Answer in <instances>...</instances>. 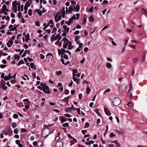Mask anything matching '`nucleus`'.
Wrapping results in <instances>:
<instances>
[{"mask_svg":"<svg viewBox=\"0 0 147 147\" xmlns=\"http://www.w3.org/2000/svg\"><path fill=\"white\" fill-rule=\"evenodd\" d=\"M55 21L56 22H58L59 20L61 19L60 12H57L55 16Z\"/></svg>","mask_w":147,"mask_h":147,"instance_id":"obj_1","label":"nucleus"},{"mask_svg":"<svg viewBox=\"0 0 147 147\" xmlns=\"http://www.w3.org/2000/svg\"><path fill=\"white\" fill-rule=\"evenodd\" d=\"M121 102L120 99L117 97L115 98L113 101V104L115 106L119 105L120 104Z\"/></svg>","mask_w":147,"mask_h":147,"instance_id":"obj_2","label":"nucleus"},{"mask_svg":"<svg viewBox=\"0 0 147 147\" xmlns=\"http://www.w3.org/2000/svg\"><path fill=\"white\" fill-rule=\"evenodd\" d=\"M5 85L6 82L3 80H1L0 82V86L1 87V88L4 90H6L7 88V87L5 86Z\"/></svg>","mask_w":147,"mask_h":147,"instance_id":"obj_3","label":"nucleus"},{"mask_svg":"<svg viewBox=\"0 0 147 147\" xmlns=\"http://www.w3.org/2000/svg\"><path fill=\"white\" fill-rule=\"evenodd\" d=\"M50 132V131L49 130H44L42 133V135L44 137H47L51 134Z\"/></svg>","mask_w":147,"mask_h":147,"instance_id":"obj_4","label":"nucleus"},{"mask_svg":"<svg viewBox=\"0 0 147 147\" xmlns=\"http://www.w3.org/2000/svg\"><path fill=\"white\" fill-rule=\"evenodd\" d=\"M127 88V86L125 84H122L119 87L120 90L121 92H123L125 91Z\"/></svg>","mask_w":147,"mask_h":147,"instance_id":"obj_5","label":"nucleus"},{"mask_svg":"<svg viewBox=\"0 0 147 147\" xmlns=\"http://www.w3.org/2000/svg\"><path fill=\"white\" fill-rule=\"evenodd\" d=\"M49 88L48 86H45L42 89L43 92L49 94L51 93V92L49 91Z\"/></svg>","mask_w":147,"mask_h":147,"instance_id":"obj_6","label":"nucleus"},{"mask_svg":"<svg viewBox=\"0 0 147 147\" xmlns=\"http://www.w3.org/2000/svg\"><path fill=\"white\" fill-rule=\"evenodd\" d=\"M59 12H60V14L61 13L62 16L64 18L65 14V7H63L62 9Z\"/></svg>","mask_w":147,"mask_h":147,"instance_id":"obj_7","label":"nucleus"},{"mask_svg":"<svg viewBox=\"0 0 147 147\" xmlns=\"http://www.w3.org/2000/svg\"><path fill=\"white\" fill-rule=\"evenodd\" d=\"M68 43V49L69 50H71L74 47V46L72 45V43L70 41H69V40H67Z\"/></svg>","mask_w":147,"mask_h":147,"instance_id":"obj_8","label":"nucleus"},{"mask_svg":"<svg viewBox=\"0 0 147 147\" xmlns=\"http://www.w3.org/2000/svg\"><path fill=\"white\" fill-rule=\"evenodd\" d=\"M83 44L82 43H80L79 45V47L76 50V52H79L82 49Z\"/></svg>","mask_w":147,"mask_h":147,"instance_id":"obj_9","label":"nucleus"},{"mask_svg":"<svg viewBox=\"0 0 147 147\" xmlns=\"http://www.w3.org/2000/svg\"><path fill=\"white\" fill-rule=\"evenodd\" d=\"M104 111L105 114L108 116H109L111 115V113L108 110L107 108H105L104 109Z\"/></svg>","mask_w":147,"mask_h":147,"instance_id":"obj_10","label":"nucleus"},{"mask_svg":"<svg viewBox=\"0 0 147 147\" xmlns=\"http://www.w3.org/2000/svg\"><path fill=\"white\" fill-rule=\"evenodd\" d=\"M56 146L57 147H63V144L61 142H58L56 143Z\"/></svg>","mask_w":147,"mask_h":147,"instance_id":"obj_11","label":"nucleus"},{"mask_svg":"<svg viewBox=\"0 0 147 147\" xmlns=\"http://www.w3.org/2000/svg\"><path fill=\"white\" fill-rule=\"evenodd\" d=\"M79 5L78 4H77L76 6L74 7V10L76 12H78L80 10Z\"/></svg>","mask_w":147,"mask_h":147,"instance_id":"obj_12","label":"nucleus"},{"mask_svg":"<svg viewBox=\"0 0 147 147\" xmlns=\"http://www.w3.org/2000/svg\"><path fill=\"white\" fill-rule=\"evenodd\" d=\"M60 61L61 62H62V63L65 65H68V64H69V61H67L66 62H65V61L64 59L62 58L61 59Z\"/></svg>","mask_w":147,"mask_h":147,"instance_id":"obj_13","label":"nucleus"},{"mask_svg":"<svg viewBox=\"0 0 147 147\" xmlns=\"http://www.w3.org/2000/svg\"><path fill=\"white\" fill-rule=\"evenodd\" d=\"M73 6V5H70L68 9V13H71V12L74 10Z\"/></svg>","mask_w":147,"mask_h":147,"instance_id":"obj_14","label":"nucleus"},{"mask_svg":"<svg viewBox=\"0 0 147 147\" xmlns=\"http://www.w3.org/2000/svg\"><path fill=\"white\" fill-rule=\"evenodd\" d=\"M61 38V37L60 35V34H59L58 35H57L55 36V40L57 39L58 40H60Z\"/></svg>","mask_w":147,"mask_h":147,"instance_id":"obj_15","label":"nucleus"},{"mask_svg":"<svg viewBox=\"0 0 147 147\" xmlns=\"http://www.w3.org/2000/svg\"><path fill=\"white\" fill-rule=\"evenodd\" d=\"M67 118H65L63 116L61 117L60 120L61 123H63L64 122L67 121Z\"/></svg>","mask_w":147,"mask_h":147,"instance_id":"obj_16","label":"nucleus"},{"mask_svg":"<svg viewBox=\"0 0 147 147\" xmlns=\"http://www.w3.org/2000/svg\"><path fill=\"white\" fill-rule=\"evenodd\" d=\"M146 54L145 53H144L142 57V63H144L146 59Z\"/></svg>","mask_w":147,"mask_h":147,"instance_id":"obj_17","label":"nucleus"},{"mask_svg":"<svg viewBox=\"0 0 147 147\" xmlns=\"http://www.w3.org/2000/svg\"><path fill=\"white\" fill-rule=\"evenodd\" d=\"M76 16L77 17L76 19L78 20L79 18V17L80 16V14L79 13H76L75 15H74L72 18H73V19L75 20L76 19Z\"/></svg>","mask_w":147,"mask_h":147,"instance_id":"obj_18","label":"nucleus"},{"mask_svg":"<svg viewBox=\"0 0 147 147\" xmlns=\"http://www.w3.org/2000/svg\"><path fill=\"white\" fill-rule=\"evenodd\" d=\"M111 142H113V143H115L117 147H120V144L118 143V142L117 141V140H115L114 141H112Z\"/></svg>","mask_w":147,"mask_h":147,"instance_id":"obj_19","label":"nucleus"},{"mask_svg":"<svg viewBox=\"0 0 147 147\" xmlns=\"http://www.w3.org/2000/svg\"><path fill=\"white\" fill-rule=\"evenodd\" d=\"M73 80L74 81L76 82L77 84H78L80 82V80L79 79L77 78L76 77H74Z\"/></svg>","mask_w":147,"mask_h":147,"instance_id":"obj_20","label":"nucleus"},{"mask_svg":"<svg viewBox=\"0 0 147 147\" xmlns=\"http://www.w3.org/2000/svg\"><path fill=\"white\" fill-rule=\"evenodd\" d=\"M74 108V105H72L71 107L65 108V110L66 112H68L70 111V110H72Z\"/></svg>","mask_w":147,"mask_h":147,"instance_id":"obj_21","label":"nucleus"},{"mask_svg":"<svg viewBox=\"0 0 147 147\" xmlns=\"http://www.w3.org/2000/svg\"><path fill=\"white\" fill-rule=\"evenodd\" d=\"M70 96L71 95H70L67 97L65 98L62 100L63 101L65 102H68Z\"/></svg>","mask_w":147,"mask_h":147,"instance_id":"obj_22","label":"nucleus"},{"mask_svg":"<svg viewBox=\"0 0 147 147\" xmlns=\"http://www.w3.org/2000/svg\"><path fill=\"white\" fill-rule=\"evenodd\" d=\"M6 7H7V6L5 5V4L3 5V6L2 10H5L7 12H8L9 11V10L7 9L6 8Z\"/></svg>","mask_w":147,"mask_h":147,"instance_id":"obj_23","label":"nucleus"},{"mask_svg":"<svg viewBox=\"0 0 147 147\" xmlns=\"http://www.w3.org/2000/svg\"><path fill=\"white\" fill-rule=\"evenodd\" d=\"M112 65L109 62L107 63L106 66L107 68L109 69L111 68L112 67Z\"/></svg>","mask_w":147,"mask_h":147,"instance_id":"obj_24","label":"nucleus"},{"mask_svg":"<svg viewBox=\"0 0 147 147\" xmlns=\"http://www.w3.org/2000/svg\"><path fill=\"white\" fill-rule=\"evenodd\" d=\"M32 4V1L30 0H28V1L26 3V5L28 7H30L31 4Z\"/></svg>","mask_w":147,"mask_h":147,"instance_id":"obj_25","label":"nucleus"},{"mask_svg":"<svg viewBox=\"0 0 147 147\" xmlns=\"http://www.w3.org/2000/svg\"><path fill=\"white\" fill-rule=\"evenodd\" d=\"M68 41H67L66 42L63 43V48L64 49H66L67 48V47L68 46Z\"/></svg>","mask_w":147,"mask_h":147,"instance_id":"obj_26","label":"nucleus"},{"mask_svg":"<svg viewBox=\"0 0 147 147\" xmlns=\"http://www.w3.org/2000/svg\"><path fill=\"white\" fill-rule=\"evenodd\" d=\"M64 29L65 30H66V32H69V28H67V26L64 25L63 26Z\"/></svg>","mask_w":147,"mask_h":147,"instance_id":"obj_27","label":"nucleus"},{"mask_svg":"<svg viewBox=\"0 0 147 147\" xmlns=\"http://www.w3.org/2000/svg\"><path fill=\"white\" fill-rule=\"evenodd\" d=\"M116 133L119 134H121L123 135L124 134V131L122 130L119 131L118 130H117L116 131Z\"/></svg>","mask_w":147,"mask_h":147,"instance_id":"obj_28","label":"nucleus"},{"mask_svg":"<svg viewBox=\"0 0 147 147\" xmlns=\"http://www.w3.org/2000/svg\"><path fill=\"white\" fill-rule=\"evenodd\" d=\"M141 12L142 13L145 14L147 16V11L145 9L142 8Z\"/></svg>","mask_w":147,"mask_h":147,"instance_id":"obj_29","label":"nucleus"},{"mask_svg":"<svg viewBox=\"0 0 147 147\" xmlns=\"http://www.w3.org/2000/svg\"><path fill=\"white\" fill-rule=\"evenodd\" d=\"M30 66L32 69L33 68L34 70H35L36 69V67L34 66V64L33 63H30Z\"/></svg>","mask_w":147,"mask_h":147,"instance_id":"obj_30","label":"nucleus"},{"mask_svg":"<svg viewBox=\"0 0 147 147\" xmlns=\"http://www.w3.org/2000/svg\"><path fill=\"white\" fill-rule=\"evenodd\" d=\"M17 1H15L12 2V7L16 6L18 5V3H17Z\"/></svg>","mask_w":147,"mask_h":147,"instance_id":"obj_31","label":"nucleus"},{"mask_svg":"<svg viewBox=\"0 0 147 147\" xmlns=\"http://www.w3.org/2000/svg\"><path fill=\"white\" fill-rule=\"evenodd\" d=\"M94 19L92 16H90L89 18V20L90 22H92L94 21Z\"/></svg>","mask_w":147,"mask_h":147,"instance_id":"obj_32","label":"nucleus"},{"mask_svg":"<svg viewBox=\"0 0 147 147\" xmlns=\"http://www.w3.org/2000/svg\"><path fill=\"white\" fill-rule=\"evenodd\" d=\"M14 57V60H16V59H17V61H18L20 59V56L16 54L15 55Z\"/></svg>","mask_w":147,"mask_h":147,"instance_id":"obj_33","label":"nucleus"},{"mask_svg":"<svg viewBox=\"0 0 147 147\" xmlns=\"http://www.w3.org/2000/svg\"><path fill=\"white\" fill-rule=\"evenodd\" d=\"M11 78V77H10L9 76H6L4 77V79L6 81L10 80Z\"/></svg>","mask_w":147,"mask_h":147,"instance_id":"obj_34","label":"nucleus"},{"mask_svg":"<svg viewBox=\"0 0 147 147\" xmlns=\"http://www.w3.org/2000/svg\"><path fill=\"white\" fill-rule=\"evenodd\" d=\"M132 90H133V88H132V84L131 83V82L130 83V84L129 85V89L128 90V92H129L131 90L132 91Z\"/></svg>","mask_w":147,"mask_h":147,"instance_id":"obj_35","label":"nucleus"},{"mask_svg":"<svg viewBox=\"0 0 147 147\" xmlns=\"http://www.w3.org/2000/svg\"><path fill=\"white\" fill-rule=\"evenodd\" d=\"M11 126L13 128H15L17 126V123L15 122H13L11 124Z\"/></svg>","mask_w":147,"mask_h":147,"instance_id":"obj_36","label":"nucleus"},{"mask_svg":"<svg viewBox=\"0 0 147 147\" xmlns=\"http://www.w3.org/2000/svg\"><path fill=\"white\" fill-rule=\"evenodd\" d=\"M24 63V62L22 60H20V61L18 63V66H20L21 64H23Z\"/></svg>","mask_w":147,"mask_h":147,"instance_id":"obj_37","label":"nucleus"},{"mask_svg":"<svg viewBox=\"0 0 147 147\" xmlns=\"http://www.w3.org/2000/svg\"><path fill=\"white\" fill-rule=\"evenodd\" d=\"M8 135L9 136H11L12 135V131L11 129H9L8 131Z\"/></svg>","mask_w":147,"mask_h":147,"instance_id":"obj_38","label":"nucleus"},{"mask_svg":"<svg viewBox=\"0 0 147 147\" xmlns=\"http://www.w3.org/2000/svg\"><path fill=\"white\" fill-rule=\"evenodd\" d=\"M20 130L19 129L17 128H16L14 130L13 132L14 133L16 134H18V131H19Z\"/></svg>","mask_w":147,"mask_h":147,"instance_id":"obj_39","label":"nucleus"},{"mask_svg":"<svg viewBox=\"0 0 147 147\" xmlns=\"http://www.w3.org/2000/svg\"><path fill=\"white\" fill-rule=\"evenodd\" d=\"M108 2V1L107 0H104L102 2V3H101V4L102 5H105Z\"/></svg>","mask_w":147,"mask_h":147,"instance_id":"obj_40","label":"nucleus"},{"mask_svg":"<svg viewBox=\"0 0 147 147\" xmlns=\"http://www.w3.org/2000/svg\"><path fill=\"white\" fill-rule=\"evenodd\" d=\"M13 8H12V9L13 10L14 12H16L17 11V6L15 7H12Z\"/></svg>","mask_w":147,"mask_h":147,"instance_id":"obj_41","label":"nucleus"},{"mask_svg":"<svg viewBox=\"0 0 147 147\" xmlns=\"http://www.w3.org/2000/svg\"><path fill=\"white\" fill-rule=\"evenodd\" d=\"M62 73V71H56V74L57 76H59Z\"/></svg>","mask_w":147,"mask_h":147,"instance_id":"obj_42","label":"nucleus"},{"mask_svg":"<svg viewBox=\"0 0 147 147\" xmlns=\"http://www.w3.org/2000/svg\"><path fill=\"white\" fill-rule=\"evenodd\" d=\"M94 111L99 116H100V114L99 112V110L98 109H94Z\"/></svg>","mask_w":147,"mask_h":147,"instance_id":"obj_43","label":"nucleus"},{"mask_svg":"<svg viewBox=\"0 0 147 147\" xmlns=\"http://www.w3.org/2000/svg\"><path fill=\"white\" fill-rule=\"evenodd\" d=\"M28 35L26 36V38L25 39V41L26 42H28V40L30 39V37L29 36V35L28 33Z\"/></svg>","mask_w":147,"mask_h":147,"instance_id":"obj_44","label":"nucleus"},{"mask_svg":"<svg viewBox=\"0 0 147 147\" xmlns=\"http://www.w3.org/2000/svg\"><path fill=\"white\" fill-rule=\"evenodd\" d=\"M109 136L110 137L112 138L115 136L116 135L113 133L111 132Z\"/></svg>","mask_w":147,"mask_h":147,"instance_id":"obj_45","label":"nucleus"},{"mask_svg":"<svg viewBox=\"0 0 147 147\" xmlns=\"http://www.w3.org/2000/svg\"><path fill=\"white\" fill-rule=\"evenodd\" d=\"M62 126L64 127H67L69 126V124L68 123H66L63 124Z\"/></svg>","mask_w":147,"mask_h":147,"instance_id":"obj_46","label":"nucleus"},{"mask_svg":"<svg viewBox=\"0 0 147 147\" xmlns=\"http://www.w3.org/2000/svg\"><path fill=\"white\" fill-rule=\"evenodd\" d=\"M90 90L89 87H87L86 88V93L87 94H88L90 93Z\"/></svg>","mask_w":147,"mask_h":147,"instance_id":"obj_47","label":"nucleus"},{"mask_svg":"<svg viewBox=\"0 0 147 147\" xmlns=\"http://www.w3.org/2000/svg\"><path fill=\"white\" fill-rule=\"evenodd\" d=\"M86 18H84L83 22L82 23V24L84 25L86 24Z\"/></svg>","mask_w":147,"mask_h":147,"instance_id":"obj_48","label":"nucleus"},{"mask_svg":"<svg viewBox=\"0 0 147 147\" xmlns=\"http://www.w3.org/2000/svg\"><path fill=\"white\" fill-rule=\"evenodd\" d=\"M32 10L31 9H29L28 14L29 16H31L32 15Z\"/></svg>","mask_w":147,"mask_h":147,"instance_id":"obj_49","label":"nucleus"},{"mask_svg":"<svg viewBox=\"0 0 147 147\" xmlns=\"http://www.w3.org/2000/svg\"><path fill=\"white\" fill-rule=\"evenodd\" d=\"M80 38V36H77L75 37V41H77Z\"/></svg>","mask_w":147,"mask_h":147,"instance_id":"obj_50","label":"nucleus"},{"mask_svg":"<svg viewBox=\"0 0 147 147\" xmlns=\"http://www.w3.org/2000/svg\"><path fill=\"white\" fill-rule=\"evenodd\" d=\"M13 117L14 119H17L18 117V115L16 114H14L13 115Z\"/></svg>","mask_w":147,"mask_h":147,"instance_id":"obj_51","label":"nucleus"},{"mask_svg":"<svg viewBox=\"0 0 147 147\" xmlns=\"http://www.w3.org/2000/svg\"><path fill=\"white\" fill-rule=\"evenodd\" d=\"M135 73V69L134 68H133L131 73V75L133 76L134 75Z\"/></svg>","mask_w":147,"mask_h":147,"instance_id":"obj_52","label":"nucleus"},{"mask_svg":"<svg viewBox=\"0 0 147 147\" xmlns=\"http://www.w3.org/2000/svg\"><path fill=\"white\" fill-rule=\"evenodd\" d=\"M8 42L12 45L13 43V40L12 39H10L9 40Z\"/></svg>","mask_w":147,"mask_h":147,"instance_id":"obj_53","label":"nucleus"},{"mask_svg":"<svg viewBox=\"0 0 147 147\" xmlns=\"http://www.w3.org/2000/svg\"><path fill=\"white\" fill-rule=\"evenodd\" d=\"M94 10V7H91L89 10V12H92Z\"/></svg>","mask_w":147,"mask_h":147,"instance_id":"obj_54","label":"nucleus"},{"mask_svg":"<svg viewBox=\"0 0 147 147\" xmlns=\"http://www.w3.org/2000/svg\"><path fill=\"white\" fill-rule=\"evenodd\" d=\"M61 53H62V55H63L65 52H66L65 50L64 49H62L61 50Z\"/></svg>","mask_w":147,"mask_h":147,"instance_id":"obj_55","label":"nucleus"},{"mask_svg":"<svg viewBox=\"0 0 147 147\" xmlns=\"http://www.w3.org/2000/svg\"><path fill=\"white\" fill-rule=\"evenodd\" d=\"M67 40H68L67 39L66 37H64L63 38L62 41L64 42L63 43H65L66 41L67 42Z\"/></svg>","mask_w":147,"mask_h":147,"instance_id":"obj_56","label":"nucleus"},{"mask_svg":"<svg viewBox=\"0 0 147 147\" xmlns=\"http://www.w3.org/2000/svg\"><path fill=\"white\" fill-rule=\"evenodd\" d=\"M7 66L6 65L1 64L0 65V67L1 68H4Z\"/></svg>","mask_w":147,"mask_h":147,"instance_id":"obj_57","label":"nucleus"},{"mask_svg":"<svg viewBox=\"0 0 147 147\" xmlns=\"http://www.w3.org/2000/svg\"><path fill=\"white\" fill-rule=\"evenodd\" d=\"M2 132L4 135H6L8 134V132L6 131L5 130L3 131Z\"/></svg>","mask_w":147,"mask_h":147,"instance_id":"obj_58","label":"nucleus"},{"mask_svg":"<svg viewBox=\"0 0 147 147\" xmlns=\"http://www.w3.org/2000/svg\"><path fill=\"white\" fill-rule=\"evenodd\" d=\"M27 130L25 129L22 128L21 129V131L23 133H25L27 131Z\"/></svg>","mask_w":147,"mask_h":147,"instance_id":"obj_59","label":"nucleus"},{"mask_svg":"<svg viewBox=\"0 0 147 147\" xmlns=\"http://www.w3.org/2000/svg\"><path fill=\"white\" fill-rule=\"evenodd\" d=\"M89 126V125L88 123V122H86L85 124V127H84V128L88 127Z\"/></svg>","mask_w":147,"mask_h":147,"instance_id":"obj_60","label":"nucleus"},{"mask_svg":"<svg viewBox=\"0 0 147 147\" xmlns=\"http://www.w3.org/2000/svg\"><path fill=\"white\" fill-rule=\"evenodd\" d=\"M60 139L59 137V136H57L55 138V141H57L58 140Z\"/></svg>","mask_w":147,"mask_h":147,"instance_id":"obj_61","label":"nucleus"},{"mask_svg":"<svg viewBox=\"0 0 147 147\" xmlns=\"http://www.w3.org/2000/svg\"><path fill=\"white\" fill-rule=\"evenodd\" d=\"M46 84H45V83H43V82H41L40 84V85L41 86H42L44 88L46 86Z\"/></svg>","mask_w":147,"mask_h":147,"instance_id":"obj_62","label":"nucleus"},{"mask_svg":"<svg viewBox=\"0 0 147 147\" xmlns=\"http://www.w3.org/2000/svg\"><path fill=\"white\" fill-rule=\"evenodd\" d=\"M63 33L62 34V36H66V33L65 31H63Z\"/></svg>","mask_w":147,"mask_h":147,"instance_id":"obj_63","label":"nucleus"},{"mask_svg":"<svg viewBox=\"0 0 147 147\" xmlns=\"http://www.w3.org/2000/svg\"><path fill=\"white\" fill-rule=\"evenodd\" d=\"M69 90L67 89H66L65 90V94H66L67 95L69 94Z\"/></svg>","mask_w":147,"mask_h":147,"instance_id":"obj_64","label":"nucleus"}]
</instances>
